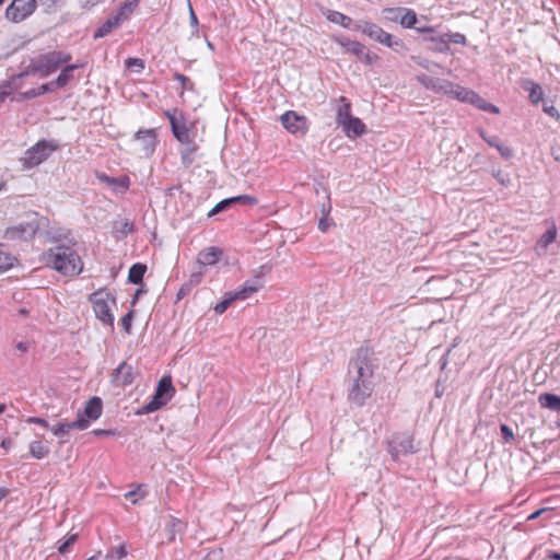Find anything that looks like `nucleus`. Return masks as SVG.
I'll return each mask as SVG.
<instances>
[{
  "instance_id": "obj_22",
  "label": "nucleus",
  "mask_w": 560,
  "mask_h": 560,
  "mask_svg": "<svg viewBox=\"0 0 560 560\" xmlns=\"http://www.w3.org/2000/svg\"><path fill=\"white\" fill-rule=\"evenodd\" d=\"M341 127L345 135L350 139L361 137L366 131L364 122L358 117H352L350 120L346 121Z\"/></svg>"
},
{
  "instance_id": "obj_46",
  "label": "nucleus",
  "mask_w": 560,
  "mask_h": 560,
  "mask_svg": "<svg viewBox=\"0 0 560 560\" xmlns=\"http://www.w3.org/2000/svg\"><path fill=\"white\" fill-rule=\"evenodd\" d=\"M126 555H127V551H126L125 546H119V547L113 549L108 556L116 558V559H121Z\"/></svg>"
},
{
  "instance_id": "obj_11",
  "label": "nucleus",
  "mask_w": 560,
  "mask_h": 560,
  "mask_svg": "<svg viewBox=\"0 0 560 560\" xmlns=\"http://www.w3.org/2000/svg\"><path fill=\"white\" fill-rule=\"evenodd\" d=\"M280 120L283 127L291 133H301L304 136L308 130L307 118L304 115H299L294 110L285 112L280 117Z\"/></svg>"
},
{
  "instance_id": "obj_42",
  "label": "nucleus",
  "mask_w": 560,
  "mask_h": 560,
  "mask_svg": "<svg viewBox=\"0 0 560 560\" xmlns=\"http://www.w3.org/2000/svg\"><path fill=\"white\" fill-rule=\"evenodd\" d=\"M445 37H447V39H446L447 43L452 42L454 44H459V45L466 44V37H465V35H463L460 33L445 34Z\"/></svg>"
},
{
  "instance_id": "obj_20",
  "label": "nucleus",
  "mask_w": 560,
  "mask_h": 560,
  "mask_svg": "<svg viewBox=\"0 0 560 560\" xmlns=\"http://www.w3.org/2000/svg\"><path fill=\"white\" fill-rule=\"evenodd\" d=\"M222 254L223 252L219 247H208L199 253L197 264L201 268L206 266H213L220 260Z\"/></svg>"
},
{
  "instance_id": "obj_56",
  "label": "nucleus",
  "mask_w": 560,
  "mask_h": 560,
  "mask_svg": "<svg viewBox=\"0 0 560 560\" xmlns=\"http://www.w3.org/2000/svg\"><path fill=\"white\" fill-rule=\"evenodd\" d=\"M21 95L23 96V98H28L30 100V98L37 97L40 94L38 92V89H31V90H28L26 92H23Z\"/></svg>"
},
{
  "instance_id": "obj_50",
  "label": "nucleus",
  "mask_w": 560,
  "mask_h": 560,
  "mask_svg": "<svg viewBox=\"0 0 560 560\" xmlns=\"http://www.w3.org/2000/svg\"><path fill=\"white\" fill-rule=\"evenodd\" d=\"M188 9H189V21H190V25L197 31V26H198V19H197V15L192 9V5L190 3V1L188 0Z\"/></svg>"
},
{
  "instance_id": "obj_5",
  "label": "nucleus",
  "mask_w": 560,
  "mask_h": 560,
  "mask_svg": "<svg viewBox=\"0 0 560 560\" xmlns=\"http://www.w3.org/2000/svg\"><path fill=\"white\" fill-rule=\"evenodd\" d=\"M174 386L170 376H163L155 389L152 399L142 407L140 413H151L165 406L174 394Z\"/></svg>"
},
{
  "instance_id": "obj_17",
  "label": "nucleus",
  "mask_w": 560,
  "mask_h": 560,
  "mask_svg": "<svg viewBox=\"0 0 560 560\" xmlns=\"http://www.w3.org/2000/svg\"><path fill=\"white\" fill-rule=\"evenodd\" d=\"M96 178L117 194H122L129 188V178L127 176L109 177L104 173H96Z\"/></svg>"
},
{
  "instance_id": "obj_60",
  "label": "nucleus",
  "mask_w": 560,
  "mask_h": 560,
  "mask_svg": "<svg viewBox=\"0 0 560 560\" xmlns=\"http://www.w3.org/2000/svg\"><path fill=\"white\" fill-rule=\"evenodd\" d=\"M93 433L97 436H103V435H112L113 432L109 431V430H102V429H97V430H94Z\"/></svg>"
},
{
  "instance_id": "obj_38",
  "label": "nucleus",
  "mask_w": 560,
  "mask_h": 560,
  "mask_svg": "<svg viewBox=\"0 0 560 560\" xmlns=\"http://www.w3.org/2000/svg\"><path fill=\"white\" fill-rule=\"evenodd\" d=\"M404 8H387L383 10L385 18L392 22H399Z\"/></svg>"
},
{
  "instance_id": "obj_33",
  "label": "nucleus",
  "mask_w": 560,
  "mask_h": 560,
  "mask_svg": "<svg viewBox=\"0 0 560 560\" xmlns=\"http://www.w3.org/2000/svg\"><path fill=\"white\" fill-rule=\"evenodd\" d=\"M557 233L558 232L556 225H552L550 229H548L538 240L537 249H542L546 252L548 246L556 241Z\"/></svg>"
},
{
  "instance_id": "obj_6",
  "label": "nucleus",
  "mask_w": 560,
  "mask_h": 560,
  "mask_svg": "<svg viewBox=\"0 0 560 560\" xmlns=\"http://www.w3.org/2000/svg\"><path fill=\"white\" fill-rule=\"evenodd\" d=\"M354 30L362 32L375 42H378L380 44L390 48L402 45L399 39H394L389 33L385 32L382 27L369 21H357L354 23Z\"/></svg>"
},
{
  "instance_id": "obj_7",
  "label": "nucleus",
  "mask_w": 560,
  "mask_h": 560,
  "mask_svg": "<svg viewBox=\"0 0 560 560\" xmlns=\"http://www.w3.org/2000/svg\"><path fill=\"white\" fill-rule=\"evenodd\" d=\"M39 230L37 220L21 222L5 229L3 237L8 241H30Z\"/></svg>"
},
{
  "instance_id": "obj_52",
  "label": "nucleus",
  "mask_w": 560,
  "mask_h": 560,
  "mask_svg": "<svg viewBox=\"0 0 560 560\" xmlns=\"http://www.w3.org/2000/svg\"><path fill=\"white\" fill-rule=\"evenodd\" d=\"M26 422L27 423L39 424V425H42V427H44L46 429L49 428L48 422L45 419L39 418V417H30V418L26 419Z\"/></svg>"
},
{
  "instance_id": "obj_44",
  "label": "nucleus",
  "mask_w": 560,
  "mask_h": 560,
  "mask_svg": "<svg viewBox=\"0 0 560 560\" xmlns=\"http://www.w3.org/2000/svg\"><path fill=\"white\" fill-rule=\"evenodd\" d=\"M133 318V312H128L122 318H121V326L124 327L125 331L127 334L130 332L131 322Z\"/></svg>"
},
{
  "instance_id": "obj_36",
  "label": "nucleus",
  "mask_w": 560,
  "mask_h": 560,
  "mask_svg": "<svg viewBox=\"0 0 560 560\" xmlns=\"http://www.w3.org/2000/svg\"><path fill=\"white\" fill-rule=\"evenodd\" d=\"M16 258L9 253L0 252V273L5 272L14 266Z\"/></svg>"
},
{
  "instance_id": "obj_4",
  "label": "nucleus",
  "mask_w": 560,
  "mask_h": 560,
  "mask_svg": "<svg viewBox=\"0 0 560 560\" xmlns=\"http://www.w3.org/2000/svg\"><path fill=\"white\" fill-rule=\"evenodd\" d=\"M95 316L105 325L113 327L114 315L112 306L116 304L115 298L106 290H98L90 295Z\"/></svg>"
},
{
  "instance_id": "obj_9",
  "label": "nucleus",
  "mask_w": 560,
  "mask_h": 560,
  "mask_svg": "<svg viewBox=\"0 0 560 560\" xmlns=\"http://www.w3.org/2000/svg\"><path fill=\"white\" fill-rule=\"evenodd\" d=\"M36 9V0H13L5 10V16L13 22H21Z\"/></svg>"
},
{
  "instance_id": "obj_24",
  "label": "nucleus",
  "mask_w": 560,
  "mask_h": 560,
  "mask_svg": "<svg viewBox=\"0 0 560 560\" xmlns=\"http://www.w3.org/2000/svg\"><path fill=\"white\" fill-rule=\"evenodd\" d=\"M337 102L338 105L336 107V121L339 126H342L346 121L353 117L351 115V104L343 96H340Z\"/></svg>"
},
{
  "instance_id": "obj_27",
  "label": "nucleus",
  "mask_w": 560,
  "mask_h": 560,
  "mask_svg": "<svg viewBox=\"0 0 560 560\" xmlns=\"http://www.w3.org/2000/svg\"><path fill=\"white\" fill-rule=\"evenodd\" d=\"M140 0H125L122 4L118 8L117 12L114 14L118 22L122 24L127 21L133 11L137 9Z\"/></svg>"
},
{
  "instance_id": "obj_32",
  "label": "nucleus",
  "mask_w": 560,
  "mask_h": 560,
  "mask_svg": "<svg viewBox=\"0 0 560 560\" xmlns=\"http://www.w3.org/2000/svg\"><path fill=\"white\" fill-rule=\"evenodd\" d=\"M147 271V266L141 262H137L131 266L128 273V280L129 282L133 284H140L142 283L143 276Z\"/></svg>"
},
{
  "instance_id": "obj_16",
  "label": "nucleus",
  "mask_w": 560,
  "mask_h": 560,
  "mask_svg": "<svg viewBox=\"0 0 560 560\" xmlns=\"http://www.w3.org/2000/svg\"><path fill=\"white\" fill-rule=\"evenodd\" d=\"M86 428H89V421L83 416H78L74 421H60L51 430L56 436H62L71 430H85Z\"/></svg>"
},
{
  "instance_id": "obj_31",
  "label": "nucleus",
  "mask_w": 560,
  "mask_h": 560,
  "mask_svg": "<svg viewBox=\"0 0 560 560\" xmlns=\"http://www.w3.org/2000/svg\"><path fill=\"white\" fill-rule=\"evenodd\" d=\"M77 65L66 66L59 75L55 79L56 88L61 89L66 86L73 79V71L78 68Z\"/></svg>"
},
{
  "instance_id": "obj_29",
  "label": "nucleus",
  "mask_w": 560,
  "mask_h": 560,
  "mask_svg": "<svg viewBox=\"0 0 560 560\" xmlns=\"http://www.w3.org/2000/svg\"><path fill=\"white\" fill-rule=\"evenodd\" d=\"M538 401L541 407L553 410V411H560V396L550 394V393H542L538 396Z\"/></svg>"
},
{
  "instance_id": "obj_15",
  "label": "nucleus",
  "mask_w": 560,
  "mask_h": 560,
  "mask_svg": "<svg viewBox=\"0 0 560 560\" xmlns=\"http://www.w3.org/2000/svg\"><path fill=\"white\" fill-rule=\"evenodd\" d=\"M136 373L133 368L127 362H121L114 371L112 382L115 386L126 387L135 380Z\"/></svg>"
},
{
  "instance_id": "obj_30",
  "label": "nucleus",
  "mask_w": 560,
  "mask_h": 560,
  "mask_svg": "<svg viewBox=\"0 0 560 560\" xmlns=\"http://www.w3.org/2000/svg\"><path fill=\"white\" fill-rule=\"evenodd\" d=\"M121 24L114 15L109 16L94 33V38H102L108 35L113 30L119 27Z\"/></svg>"
},
{
  "instance_id": "obj_49",
  "label": "nucleus",
  "mask_w": 560,
  "mask_h": 560,
  "mask_svg": "<svg viewBox=\"0 0 560 560\" xmlns=\"http://www.w3.org/2000/svg\"><path fill=\"white\" fill-rule=\"evenodd\" d=\"M75 539H77V535H71V536H70L66 541H63V542L59 546V548H58L59 552H61V553L67 552V551H68L69 546H70L71 544H73V542L75 541Z\"/></svg>"
},
{
  "instance_id": "obj_62",
  "label": "nucleus",
  "mask_w": 560,
  "mask_h": 560,
  "mask_svg": "<svg viewBox=\"0 0 560 560\" xmlns=\"http://www.w3.org/2000/svg\"><path fill=\"white\" fill-rule=\"evenodd\" d=\"M546 510L545 509H540V510H537L535 511L534 513H532L529 516H528V520H536L541 513H544Z\"/></svg>"
},
{
  "instance_id": "obj_37",
  "label": "nucleus",
  "mask_w": 560,
  "mask_h": 560,
  "mask_svg": "<svg viewBox=\"0 0 560 560\" xmlns=\"http://www.w3.org/2000/svg\"><path fill=\"white\" fill-rule=\"evenodd\" d=\"M472 105H475L477 108H480V109L486 110V112H490V113H493V114H498L499 113V108L495 105L488 103L486 100H483L479 95H478V100H475Z\"/></svg>"
},
{
  "instance_id": "obj_26",
  "label": "nucleus",
  "mask_w": 560,
  "mask_h": 560,
  "mask_svg": "<svg viewBox=\"0 0 560 560\" xmlns=\"http://www.w3.org/2000/svg\"><path fill=\"white\" fill-rule=\"evenodd\" d=\"M334 40L340 45L345 51L353 54L358 58H361V54L363 52L364 45L357 42L351 40L347 37H335Z\"/></svg>"
},
{
  "instance_id": "obj_48",
  "label": "nucleus",
  "mask_w": 560,
  "mask_h": 560,
  "mask_svg": "<svg viewBox=\"0 0 560 560\" xmlns=\"http://www.w3.org/2000/svg\"><path fill=\"white\" fill-rule=\"evenodd\" d=\"M58 88H56V84H55V80L49 82V83H45L43 85H40L38 88V92L39 94H45V93H48V92H54L55 90H57Z\"/></svg>"
},
{
  "instance_id": "obj_53",
  "label": "nucleus",
  "mask_w": 560,
  "mask_h": 560,
  "mask_svg": "<svg viewBox=\"0 0 560 560\" xmlns=\"http://www.w3.org/2000/svg\"><path fill=\"white\" fill-rule=\"evenodd\" d=\"M140 487L137 490H132L126 493V498L130 499L133 504L138 502V495H139ZM143 493L140 494V498H143Z\"/></svg>"
},
{
  "instance_id": "obj_2",
  "label": "nucleus",
  "mask_w": 560,
  "mask_h": 560,
  "mask_svg": "<svg viewBox=\"0 0 560 560\" xmlns=\"http://www.w3.org/2000/svg\"><path fill=\"white\" fill-rule=\"evenodd\" d=\"M43 260L48 267L54 268L65 276H75L82 271V261L79 255L69 246H56L43 255Z\"/></svg>"
},
{
  "instance_id": "obj_63",
  "label": "nucleus",
  "mask_w": 560,
  "mask_h": 560,
  "mask_svg": "<svg viewBox=\"0 0 560 560\" xmlns=\"http://www.w3.org/2000/svg\"><path fill=\"white\" fill-rule=\"evenodd\" d=\"M548 558L552 559V560H560V553L556 552V551H549L548 552Z\"/></svg>"
},
{
  "instance_id": "obj_1",
  "label": "nucleus",
  "mask_w": 560,
  "mask_h": 560,
  "mask_svg": "<svg viewBox=\"0 0 560 560\" xmlns=\"http://www.w3.org/2000/svg\"><path fill=\"white\" fill-rule=\"evenodd\" d=\"M377 370L374 353L361 348L349 364L350 386L348 398L351 402L363 406L374 392V372Z\"/></svg>"
},
{
  "instance_id": "obj_54",
  "label": "nucleus",
  "mask_w": 560,
  "mask_h": 560,
  "mask_svg": "<svg viewBox=\"0 0 560 560\" xmlns=\"http://www.w3.org/2000/svg\"><path fill=\"white\" fill-rule=\"evenodd\" d=\"M480 136L491 147L495 148L498 145V143L500 142L497 137H487L483 131L480 132Z\"/></svg>"
},
{
  "instance_id": "obj_13",
  "label": "nucleus",
  "mask_w": 560,
  "mask_h": 560,
  "mask_svg": "<svg viewBox=\"0 0 560 560\" xmlns=\"http://www.w3.org/2000/svg\"><path fill=\"white\" fill-rule=\"evenodd\" d=\"M135 141L139 144V152L142 156L149 158L156 147V133L154 129L139 130L135 135Z\"/></svg>"
},
{
  "instance_id": "obj_35",
  "label": "nucleus",
  "mask_w": 560,
  "mask_h": 560,
  "mask_svg": "<svg viewBox=\"0 0 560 560\" xmlns=\"http://www.w3.org/2000/svg\"><path fill=\"white\" fill-rule=\"evenodd\" d=\"M399 23L406 28L413 27L417 23V15L415 11L411 9H404L402 13L400 14Z\"/></svg>"
},
{
  "instance_id": "obj_19",
  "label": "nucleus",
  "mask_w": 560,
  "mask_h": 560,
  "mask_svg": "<svg viewBox=\"0 0 560 560\" xmlns=\"http://www.w3.org/2000/svg\"><path fill=\"white\" fill-rule=\"evenodd\" d=\"M174 137L183 144L192 142L189 129L184 122H179L174 115L167 113Z\"/></svg>"
},
{
  "instance_id": "obj_58",
  "label": "nucleus",
  "mask_w": 560,
  "mask_h": 560,
  "mask_svg": "<svg viewBox=\"0 0 560 560\" xmlns=\"http://www.w3.org/2000/svg\"><path fill=\"white\" fill-rule=\"evenodd\" d=\"M124 234H128V233H131L133 231V224L129 221H125L122 224H121V230H120Z\"/></svg>"
},
{
  "instance_id": "obj_14",
  "label": "nucleus",
  "mask_w": 560,
  "mask_h": 560,
  "mask_svg": "<svg viewBox=\"0 0 560 560\" xmlns=\"http://www.w3.org/2000/svg\"><path fill=\"white\" fill-rule=\"evenodd\" d=\"M444 95L456 98L460 102L472 104L475 100H478V94L472 90L464 88L459 84L453 83L447 80V83H444Z\"/></svg>"
},
{
  "instance_id": "obj_28",
  "label": "nucleus",
  "mask_w": 560,
  "mask_h": 560,
  "mask_svg": "<svg viewBox=\"0 0 560 560\" xmlns=\"http://www.w3.org/2000/svg\"><path fill=\"white\" fill-rule=\"evenodd\" d=\"M326 19L329 22L335 23V24H339V25H341L345 28H350V27L354 28V23L355 22H353L351 18H349L348 15H346V14H343L341 12L334 11V10H328L327 13H326Z\"/></svg>"
},
{
  "instance_id": "obj_51",
  "label": "nucleus",
  "mask_w": 560,
  "mask_h": 560,
  "mask_svg": "<svg viewBox=\"0 0 560 560\" xmlns=\"http://www.w3.org/2000/svg\"><path fill=\"white\" fill-rule=\"evenodd\" d=\"M501 432L505 441H510L514 438L512 429L506 424H501Z\"/></svg>"
},
{
  "instance_id": "obj_23",
  "label": "nucleus",
  "mask_w": 560,
  "mask_h": 560,
  "mask_svg": "<svg viewBox=\"0 0 560 560\" xmlns=\"http://www.w3.org/2000/svg\"><path fill=\"white\" fill-rule=\"evenodd\" d=\"M417 81L425 89L431 90L435 93H442V94H444V91H445L444 83H447V80L432 78L427 74L418 75Z\"/></svg>"
},
{
  "instance_id": "obj_10",
  "label": "nucleus",
  "mask_w": 560,
  "mask_h": 560,
  "mask_svg": "<svg viewBox=\"0 0 560 560\" xmlns=\"http://www.w3.org/2000/svg\"><path fill=\"white\" fill-rule=\"evenodd\" d=\"M416 451L412 436L407 434L393 436L388 442V452L394 460H397L400 455L413 454Z\"/></svg>"
},
{
  "instance_id": "obj_57",
  "label": "nucleus",
  "mask_w": 560,
  "mask_h": 560,
  "mask_svg": "<svg viewBox=\"0 0 560 560\" xmlns=\"http://www.w3.org/2000/svg\"><path fill=\"white\" fill-rule=\"evenodd\" d=\"M331 225V223L327 220V218H322L318 222V229L322 231V232H326L329 226Z\"/></svg>"
},
{
  "instance_id": "obj_12",
  "label": "nucleus",
  "mask_w": 560,
  "mask_h": 560,
  "mask_svg": "<svg viewBox=\"0 0 560 560\" xmlns=\"http://www.w3.org/2000/svg\"><path fill=\"white\" fill-rule=\"evenodd\" d=\"M269 270H270L269 267L261 266L260 267V273L256 275L254 277V279L245 282L244 285L242 287V289H240L238 291L231 292V294L233 295L234 300L235 301L236 300H246L252 294L256 293L259 289H261L262 285H264L262 277Z\"/></svg>"
},
{
  "instance_id": "obj_45",
  "label": "nucleus",
  "mask_w": 560,
  "mask_h": 560,
  "mask_svg": "<svg viewBox=\"0 0 560 560\" xmlns=\"http://www.w3.org/2000/svg\"><path fill=\"white\" fill-rule=\"evenodd\" d=\"M544 112L556 120H560V113L553 105H544Z\"/></svg>"
},
{
  "instance_id": "obj_21",
  "label": "nucleus",
  "mask_w": 560,
  "mask_h": 560,
  "mask_svg": "<svg viewBox=\"0 0 560 560\" xmlns=\"http://www.w3.org/2000/svg\"><path fill=\"white\" fill-rule=\"evenodd\" d=\"M102 400L98 397H92L88 402L85 404V407L82 412H80L78 416H83L85 420L89 421V424L91 421L97 420L102 415Z\"/></svg>"
},
{
  "instance_id": "obj_47",
  "label": "nucleus",
  "mask_w": 560,
  "mask_h": 560,
  "mask_svg": "<svg viewBox=\"0 0 560 560\" xmlns=\"http://www.w3.org/2000/svg\"><path fill=\"white\" fill-rule=\"evenodd\" d=\"M376 56L371 55L365 47L363 48V52L361 54V58L359 60L363 61L366 65H372L375 60Z\"/></svg>"
},
{
  "instance_id": "obj_25",
  "label": "nucleus",
  "mask_w": 560,
  "mask_h": 560,
  "mask_svg": "<svg viewBox=\"0 0 560 560\" xmlns=\"http://www.w3.org/2000/svg\"><path fill=\"white\" fill-rule=\"evenodd\" d=\"M522 88L528 92V98L533 104H538L544 98V91L540 84L534 82L530 79H526L522 82Z\"/></svg>"
},
{
  "instance_id": "obj_3",
  "label": "nucleus",
  "mask_w": 560,
  "mask_h": 560,
  "mask_svg": "<svg viewBox=\"0 0 560 560\" xmlns=\"http://www.w3.org/2000/svg\"><path fill=\"white\" fill-rule=\"evenodd\" d=\"M70 60L71 55L62 51L54 50L42 54L30 61L25 71L20 77L38 74L42 78H46Z\"/></svg>"
},
{
  "instance_id": "obj_61",
  "label": "nucleus",
  "mask_w": 560,
  "mask_h": 560,
  "mask_svg": "<svg viewBox=\"0 0 560 560\" xmlns=\"http://www.w3.org/2000/svg\"><path fill=\"white\" fill-rule=\"evenodd\" d=\"M497 177H498L499 182L504 186H506L510 183L508 175L501 176L499 173Z\"/></svg>"
},
{
  "instance_id": "obj_8",
  "label": "nucleus",
  "mask_w": 560,
  "mask_h": 560,
  "mask_svg": "<svg viewBox=\"0 0 560 560\" xmlns=\"http://www.w3.org/2000/svg\"><path fill=\"white\" fill-rule=\"evenodd\" d=\"M51 142L43 140L30 148L25 152L24 163L28 167H34L43 163L56 150Z\"/></svg>"
},
{
  "instance_id": "obj_40",
  "label": "nucleus",
  "mask_w": 560,
  "mask_h": 560,
  "mask_svg": "<svg viewBox=\"0 0 560 560\" xmlns=\"http://www.w3.org/2000/svg\"><path fill=\"white\" fill-rule=\"evenodd\" d=\"M202 276H203V270L202 268L199 266V270L198 271H194L190 277H189V280L188 282L185 284V287H188V290L191 289L192 287L197 285L200 283L201 279H202Z\"/></svg>"
},
{
  "instance_id": "obj_18",
  "label": "nucleus",
  "mask_w": 560,
  "mask_h": 560,
  "mask_svg": "<svg viewBox=\"0 0 560 560\" xmlns=\"http://www.w3.org/2000/svg\"><path fill=\"white\" fill-rule=\"evenodd\" d=\"M256 202H257V199L252 196H248V195H240L236 197L228 198V199H224V200L218 202L213 207V209L209 212V217L224 211L231 205H234V203L255 205Z\"/></svg>"
},
{
  "instance_id": "obj_55",
  "label": "nucleus",
  "mask_w": 560,
  "mask_h": 560,
  "mask_svg": "<svg viewBox=\"0 0 560 560\" xmlns=\"http://www.w3.org/2000/svg\"><path fill=\"white\" fill-rule=\"evenodd\" d=\"M101 0H80L81 8L90 10L95 7Z\"/></svg>"
},
{
  "instance_id": "obj_39",
  "label": "nucleus",
  "mask_w": 560,
  "mask_h": 560,
  "mask_svg": "<svg viewBox=\"0 0 560 560\" xmlns=\"http://www.w3.org/2000/svg\"><path fill=\"white\" fill-rule=\"evenodd\" d=\"M235 301L233 295L230 293L226 294L225 299L222 300L221 302H219L215 306H214V311L218 313V314H223L228 307L231 305V303Z\"/></svg>"
},
{
  "instance_id": "obj_59",
  "label": "nucleus",
  "mask_w": 560,
  "mask_h": 560,
  "mask_svg": "<svg viewBox=\"0 0 560 560\" xmlns=\"http://www.w3.org/2000/svg\"><path fill=\"white\" fill-rule=\"evenodd\" d=\"M13 445V440L10 438L3 439L1 442V446L5 450H9Z\"/></svg>"
},
{
  "instance_id": "obj_41",
  "label": "nucleus",
  "mask_w": 560,
  "mask_h": 560,
  "mask_svg": "<svg viewBox=\"0 0 560 560\" xmlns=\"http://www.w3.org/2000/svg\"><path fill=\"white\" fill-rule=\"evenodd\" d=\"M126 66L128 69H136L140 72L144 69V61L140 58H128L126 60Z\"/></svg>"
},
{
  "instance_id": "obj_34",
  "label": "nucleus",
  "mask_w": 560,
  "mask_h": 560,
  "mask_svg": "<svg viewBox=\"0 0 560 560\" xmlns=\"http://www.w3.org/2000/svg\"><path fill=\"white\" fill-rule=\"evenodd\" d=\"M49 446L42 441H33L30 444V454L36 458L42 459L49 454Z\"/></svg>"
},
{
  "instance_id": "obj_64",
  "label": "nucleus",
  "mask_w": 560,
  "mask_h": 560,
  "mask_svg": "<svg viewBox=\"0 0 560 560\" xmlns=\"http://www.w3.org/2000/svg\"><path fill=\"white\" fill-rule=\"evenodd\" d=\"M16 349L22 351V352H25V351H27V345L25 342H19L16 345Z\"/></svg>"
},
{
  "instance_id": "obj_43",
  "label": "nucleus",
  "mask_w": 560,
  "mask_h": 560,
  "mask_svg": "<svg viewBox=\"0 0 560 560\" xmlns=\"http://www.w3.org/2000/svg\"><path fill=\"white\" fill-rule=\"evenodd\" d=\"M495 148L503 159L509 160L513 156V150L510 147L499 142Z\"/></svg>"
}]
</instances>
